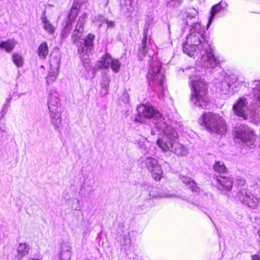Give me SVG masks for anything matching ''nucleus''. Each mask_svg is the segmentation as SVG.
Here are the masks:
<instances>
[{"instance_id":"f257e3e1","label":"nucleus","mask_w":260,"mask_h":260,"mask_svg":"<svg viewBox=\"0 0 260 260\" xmlns=\"http://www.w3.org/2000/svg\"><path fill=\"white\" fill-rule=\"evenodd\" d=\"M198 122L210 133L222 134L227 130L226 124L222 117L212 112H204Z\"/></svg>"},{"instance_id":"f03ea898","label":"nucleus","mask_w":260,"mask_h":260,"mask_svg":"<svg viewBox=\"0 0 260 260\" xmlns=\"http://www.w3.org/2000/svg\"><path fill=\"white\" fill-rule=\"evenodd\" d=\"M192 93L190 97L191 101L196 106L205 108L210 103L208 91V84L204 80L199 79L191 82Z\"/></svg>"},{"instance_id":"7ed1b4c3","label":"nucleus","mask_w":260,"mask_h":260,"mask_svg":"<svg viewBox=\"0 0 260 260\" xmlns=\"http://www.w3.org/2000/svg\"><path fill=\"white\" fill-rule=\"evenodd\" d=\"M205 31L201 28L192 29L187 37V42L183 44V51L188 56L194 55L196 47L204 42Z\"/></svg>"},{"instance_id":"20e7f679","label":"nucleus","mask_w":260,"mask_h":260,"mask_svg":"<svg viewBox=\"0 0 260 260\" xmlns=\"http://www.w3.org/2000/svg\"><path fill=\"white\" fill-rule=\"evenodd\" d=\"M178 136L177 133L172 127L167 126L163 131L162 138L158 139L156 143L163 151H168L171 150Z\"/></svg>"},{"instance_id":"39448f33","label":"nucleus","mask_w":260,"mask_h":260,"mask_svg":"<svg viewBox=\"0 0 260 260\" xmlns=\"http://www.w3.org/2000/svg\"><path fill=\"white\" fill-rule=\"evenodd\" d=\"M161 67L159 62H152L149 67L147 78L150 84L163 88L165 77L160 73Z\"/></svg>"},{"instance_id":"423d86ee","label":"nucleus","mask_w":260,"mask_h":260,"mask_svg":"<svg viewBox=\"0 0 260 260\" xmlns=\"http://www.w3.org/2000/svg\"><path fill=\"white\" fill-rule=\"evenodd\" d=\"M137 111L136 121L140 122H142L143 118L158 119L162 117V115L152 106L141 104L137 107Z\"/></svg>"},{"instance_id":"0eeeda50","label":"nucleus","mask_w":260,"mask_h":260,"mask_svg":"<svg viewBox=\"0 0 260 260\" xmlns=\"http://www.w3.org/2000/svg\"><path fill=\"white\" fill-rule=\"evenodd\" d=\"M59 100L57 97L52 95L49 97L48 108L51 113L52 122L56 126H58L61 122V110Z\"/></svg>"},{"instance_id":"6e6552de","label":"nucleus","mask_w":260,"mask_h":260,"mask_svg":"<svg viewBox=\"0 0 260 260\" xmlns=\"http://www.w3.org/2000/svg\"><path fill=\"white\" fill-rule=\"evenodd\" d=\"M235 137L244 143L249 142L252 144L255 142L256 136L253 130L247 127L236 131Z\"/></svg>"},{"instance_id":"1a4fd4ad","label":"nucleus","mask_w":260,"mask_h":260,"mask_svg":"<svg viewBox=\"0 0 260 260\" xmlns=\"http://www.w3.org/2000/svg\"><path fill=\"white\" fill-rule=\"evenodd\" d=\"M247 104L246 99L242 96L237 100L236 103L233 106L235 114L239 117H242L244 120L247 119V115L245 111Z\"/></svg>"},{"instance_id":"9d476101","label":"nucleus","mask_w":260,"mask_h":260,"mask_svg":"<svg viewBox=\"0 0 260 260\" xmlns=\"http://www.w3.org/2000/svg\"><path fill=\"white\" fill-rule=\"evenodd\" d=\"M237 196L240 201L250 208H255L258 205V199L250 192H240Z\"/></svg>"},{"instance_id":"9b49d317","label":"nucleus","mask_w":260,"mask_h":260,"mask_svg":"<svg viewBox=\"0 0 260 260\" xmlns=\"http://www.w3.org/2000/svg\"><path fill=\"white\" fill-rule=\"evenodd\" d=\"M216 182L221 187V189L225 191H230L233 187V179L229 177L217 176Z\"/></svg>"},{"instance_id":"f8f14e48","label":"nucleus","mask_w":260,"mask_h":260,"mask_svg":"<svg viewBox=\"0 0 260 260\" xmlns=\"http://www.w3.org/2000/svg\"><path fill=\"white\" fill-rule=\"evenodd\" d=\"M228 6L226 3L221 1L218 4L213 6L211 10V16L209 18L208 25L211 23L213 18L216 14L220 12L222 10H224Z\"/></svg>"},{"instance_id":"ddd939ff","label":"nucleus","mask_w":260,"mask_h":260,"mask_svg":"<svg viewBox=\"0 0 260 260\" xmlns=\"http://www.w3.org/2000/svg\"><path fill=\"white\" fill-rule=\"evenodd\" d=\"M16 42L14 39H8L0 42V49H4L6 52L10 53L15 47Z\"/></svg>"},{"instance_id":"4468645a","label":"nucleus","mask_w":260,"mask_h":260,"mask_svg":"<svg viewBox=\"0 0 260 260\" xmlns=\"http://www.w3.org/2000/svg\"><path fill=\"white\" fill-rule=\"evenodd\" d=\"M49 53V47L46 42H42L37 49V54L40 59H45Z\"/></svg>"},{"instance_id":"2eb2a0df","label":"nucleus","mask_w":260,"mask_h":260,"mask_svg":"<svg viewBox=\"0 0 260 260\" xmlns=\"http://www.w3.org/2000/svg\"><path fill=\"white\" fill-rule=\"evenodd\" d=\"M112 55L109 53H106L98 61L99 67L102 69H108L109 61H111Z\"/></svg>"},{"instance_id":"dca6fc26","label":"nucleus","mask_w":260,"mask_h":260,"mask_svg":"<svg viewBox=\"0 0 260 260\" xmlns=\"http://www.w3.org/2000/svg\"><path fill=\"white\" fill-rule=\"evenodd\" d=\"M41 19L43 23L44 28L45 30L51 34H53L55 31V28L49 21L45 13L42 16Z\"/></svg>"},{"instance_id":"f3484780","label":"nucleus","mask_w":260,"mask_h":260,"mask_svg":"<svg viewBox=\"0 0 260 260\" xmlns=\"http://www.w3.org/2000/svg\"><path fill=\"white\" fill-rule=\"evenodd\" d=\"M171 151L173 152L178 156H183L186 153L185 148L179 143L174 142L173 146L171 147Z\"/></svg>"},{"instance_id":"a211bd4d","label":"nucleus","mask_w":260,"mask_h":260,"mask_svg":"<svg viewBox=\"0 0 260 260\" xmlns=\"http://www.w3.org/2000/svg\"><path fill=\"white\" fill-rule=\"evenodd\" d=\"M95 35L93 34H88L84 39V45L87 49H91L93 47V41Z\"/></svg>"},{"instance_id":"6ab92c4d","label":"nucleus","mask_w":260,"mask_h":260,"mask_svg":"<svg viewBox=\"0 0 260 260\" xmlns=\"http://www.w3.org/2000/svg\"><path fill=\"white\" fill-rule=\"evenodd\" d=\"M17 251L21 256H24L28 254L29 246L26 243H21L17 247Z\"/></svg>"},{"instance_id":"aec40b11","label":"nucleus","mask_w":260,"mask_h":260,"mask_svg":"<svg viewBox=\"0 0 260 260\" xmlns=\"http://www.w3.org/2000/svg\"><path fill=\"white\" fill-rule=\"evenodd\" d=\"M214 170L219 173H226L228 172V169L224 164L219 161H216L213 165Z\"/></svg>"},{"instance_id":"412c9836","label":"nucleus","mask_w":260,"mask_h":260,"mask_svg":"<svg viewBox=\"0 0 260 260\" xmlns=\"http://www.w3.org/2000/svg\"><path fill=\"white\" fill-rule=\"evenodd\" d=\"M207 62L211 68H214L220 64L219 60L211 53L208 54Z\"/></svg>"},{"instance_id":"4be33fe9","label":"nucleus","mask_w":260,"mask_h":260,"mask_svg":"<svg viewBox=\"0 0 260 260\" xmlns=\"http://www.w3.org/2000/svg\"><path fill=\"white\" fill-rule=\"evenodd\" d=\"M12 59L17 68L21 67L23 64V58L21 55L18 53H13L12 55Z\"/></svg>"},{"instance_id":"5701e85b","label":"nucleus","mask_w":260,"mask_h":260,"mask_svg":"<svg viewBox=\"0 0 260 260\" xmlns=\"http://www.w3.org/2000/svg\"><path fill=\"white\" fill-rule=\"evenodd\" d=\"M151 173V176L153 179L156 181H159L162 178L163 173L161 167H157L153 170V171H150Z\"/></svg>"},{"instance_id":"b1692460","label":"nucleus","mask_w":260,"mask_h":260,"mask_svg":"<svg viewBox=\"0 0 260 260\" xmlns=\"http://www.w3.org/2000/svg\"><path fill=\"white\" fill-rule=\"evenodd\" d=\"M146 166L149 171H153V170L157 167L161 166L158 164L156 159L152 158H148L146 160Z\"/></svg>"},{"instance_id":"393cba45","label":"nucleus","mask_w":260,"mask_h":260,"mask_svg":"<svg viewBox=\"0 0 260 260\" xmlns=\"http://www.w3.org/2000/svg\"><path fill=\"white\" fill-rule=\"evenodd\" d=\"M74 21V20L73 19L69 18V20L66 22L61 34L62 37H66L69 34L72 29Z\"/></svg>"},{"instance_id":"a878e982","label":"nucleus","mask_w":260,"mask_h":260,"mask_svg":"<svg viewBox=\"0 0 260 260\" xmlns=\"http://www.w3.org/2000/svg\"><path fill=\"white\" fill-rule=\"evenodd\" d=\"M147 40V34L146 32L144 33V36L142 41L141 46L139 48V53L141 55L145 56L146 53V43Z\"/></svg>"},{"instance_id":"bb28decb","label":"nucleus","mask_w":260,"mask_h":260,"mask_svg":"<svg viewBox=\"0 0 260 260\" xmlns=\"http://www.w3.org/2000/svg\"><path fill=\"white\" fill-rule=\"evenodd\" d=\"M86 17V15H83L81 17V19L80 18L76 25L75 30L82 33L84 29V25L85 23V19Z\"/></svg>"},{"instance_id":"cd10ccee","label":"nucleus","mask_w":260,"mask_h":260,"mask_svg":"<svg viewBox=\"0 0 260 260\" xmlns=\"http://www.w3.org/2000/svg\"><path fill=\"white\" fill-rule=\"evenodd\" d=\"M79 12V9L77 8L76 6L73 5L71 9L70 13L69 15V18H72L75 20V18L77 16Z\"/></svg>"},{"instance_id":"c85d7f7f","label":"nucleus","mask_w":260,"mask_h":260,"mask_svg":"<svg viewBox=\"0 0 260 260\" xmlns=\"http://www.w3.org/2000/svg\"><path fill=\"white\" fill-rule=\"evenodd\" d=\"M185 180H187V178H185L183 182L190 185L189 187L191 189L192 191L197 192L199 190V188L193 180H191L190 179H189L188 181H185Z\"/></svg>"},{"instance_id":"c756f323","label":"nucleus","mask_w":260,"mask_h":260,"mask_svg":"<svg viewBox=\"0 0 260 260\" xmlns=\"http://www.w3.org/2000/svg\"><path fill=\"white\" fill-rule=\"evenodd\" d=\"M120 67L121 64L120 63L119 59H116V60L113 62V63L110 68L113 72L117 73L119 71Z\"/></svg>"},{"instance_id":"7c9ffc66","label":"nucleus","mask_w":260,"mask_h":260,"mask_svg":"<svg viewBox=\"0 0 260 260\" xmlns=\"http://www.w3.org/2000/svg\"><path fill=\"white\" fill-rule=\"evenodd\" d=\"M71 257V252L69 251H62L60 254L59 260H70Z\"/></svg>"},{"instance_id":"2f4dec72","label":"nucleus","mask_w":260,"mask_h":260,"mask_svg":"<svg viewBox=\"0 0 260 260\" xmlns=\"http://www.w3.org/2000/svg\"><path fill=\"white\" fill-rule=\"evenodd\" d=\"M72 39L73 43L75 44H77L80 41L81 36L74 34L72 37Z\"/></svg>"},{"instance_id":"473e14b6","label":"nucleus","mask_w":260,"mask_h":260,"mask_svg":"<svg viewBox=\"0 0 260 260\" xmlns=\"http://www.w3.org/2000/svg\"><path fill=\"white\" fill-rule=\"evenodd\" d=\"M252 260H260V256L257 254H254L252 256Z\"/></svg>"},{"instance_id":"72a5a7b5","label":"nucleus","mask_w":260,"mask_h":260,"mask_svg":"<svg viewBox=\"0 0 260 260\" xmlns=\"http://www.w3.org/2000/svg\"><path fill=\"white\" fill-rule=\"evenodd\" d=\"M78 51L80 53H83L85 51V49L83 47L79 46L78 48Z\"/></svg>"},{"instance_id":"f704fd0d","label":"nucleus","mask_w":260,"mask_h":260,"mask_svg":"<svg viewBox=\"0 0 260 260\" xmlns=\"http://www.w3.org/2000/svg\"><path fill=\"white\" fill-rule=\"evenodd\" d=\"M115 60H116L115 58H113L111 56V59H110L111 61H109V68H110L111 67V66H112V63H113V62Z\"/></svg>"},{"instance_id":"c9c22d12","label":"nucleus","mask_w":260,"mask_h":260,"mask_svg":"<svg viewBox=\"0 0 260 260\" xmlns=\"http://www.w3.org/2000/svg\"><path fill=\"white\" fill-rule=\"evenodd\" d=\"M115 60H116L115 58H113L111 56V59H110L111 61H109V68H110L111 67V66H112V63H113V62Z\"/></svg>"},{"instance_id":"e433bc0d","label":"nucleus","mask_w":260,"mask_h":260,"mask_svg":"<svg viewBox=\"0 0 260 260\" xmlns=\"http://www.w3.org/2000/svg\"><path fill=\"white\" fill-rule=\"evenodd\" d=\"M30 260H42V259L39 258H31Z\"/></svg>"},{"instance_id":"4c0bfd02","label":"nucleus","mask_w":260,"mask_h":260,"mask_svg":"<svg viewBox=\"0 0 260 260\" xmlns=\"http://www.w3.org/2000/svg\"><path fill=\"white\" fill-rule=\"evenodd\" d=\"M257 233L258 235L259 236V237H260V228L257 231Z\"/></svg>"}]
</instances>
